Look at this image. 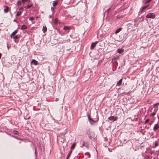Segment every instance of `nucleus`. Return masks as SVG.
<instances>
[{"instance_id":"nucleus-1","label":"nucleus","mask_w":159,"mask_h":159,"mask_svg":"<svg viewBox=\"0 0 159 159\" xmlns=\"http://www.w3.org/2000/svg\"><path fill=\"white\" fill-rule=\"evenodd\" d=\"M87 134H88L89 138L92 140H95V134L94 133L90 131L89 129H88L87 130Z\"/></svg>"},{"instance_id":"nucleus-2","label":"nucleus","mask_w":159,"mask_h":159,"mask_svg":"<svg viewBox=\"0 0 159 159\" xmlns=\"http://www.w3.org/2000/svg\"><path fill=\"white\" fill-rule=\"evenodd\" d=\"M155 17V15L154 13H150L148 14L146 16V17L147 18H151L152 19H154Z\"/></svg>"},{"instance_id":"nucleus-3","label":"nucleus","mask_w":159,"mask_h":159,"mask_svg":"<svg viewBox=\"0 0 159 159\" xmlns=\"http://www.w3.org/2000/svg\"><path fill=\"white\" fill-rule=\"evenodd\" d=\"M118 117L117 116H111L108 118V119L112 121H116L117 120Z\"/></svg>"},{"instance_id":"nucleus-4","label":"nucleus","mask_w":159,"mask_h":159,"mask_svg":"<svg viewBox=\"0 0 159 159\" xmlns=\"http://www.w3.org/2000/svg\"><path fill=\"white\" fill-rule=\"evenodd\" d=\"M98 43V42L96 41L94 43H92L91 46V49H93L96 46V44Z\"/></svg>"},{"instance_id":"nucleus-5","label":"nucleus","mask_w":159,"mask_h":159,"mask_svg":"<svg viewBox=\"0 0 159 159\" xmlns=\"http://www.w3.org/2000/svg\"><path fill=\"white\" fill-rule=\"evenodd\" d=\"M159 128V125L158 124H155L153 127V130L154 131H156Z\"/></svg>"},{"instance_id":"nucleus-6","label":"nucleus","mask_w":159,"mask_h":159,"mask_svg":"<svg viewBox=\"0 0 159 159\" xmlns=\"http://www.w3.org/2000/svg\"><path fill=\"white\" fill-rule=\"evenodd\" d=\"M18 30H15L11 35V37H12L14 36L15 34L17 33Z\"/></svg>"},{"instance_id":"nucleus-7","label":"nucleus","mask_w":159,"mask_h":159,"mask_svg":"<svg viewBox=\"0 0 159 159\" xmlns=\"http://www.w3.org/2000/svg\"><path fill=\"white\" fill-rule=\"evenodd\" d=\"M88 119L89 121H90V123L91 124H93V123H92V122H93L94 123L95 122L93 120V119L90 117V116L89 115L88 116Z\"/></svg>"},{"instance_id":"nucleus-8","label":"nucleus","mask_w":159,"mask_h":159,"mask_svg":"<svg viewBox=\"0 0 159 159\" xmlns=\"http://www.w3.org/2000/svg\"><path fill=\"white\" fill-rule=\"evenodd\" d=\"M122 79H120L119 81L117 82L116 86H120L122 84Z\"/></svg>"},{"instance_id":"nucleus-9","label":"nucleus","mask_w":159,"mask_h":159,"mask_svg":"<svg viewBox=\"0 0 159 159\" xmlns=\"http://www.w3.org/2000/svg\"><path fill=\"white\" fill-rule=\"evenodd\" d=\"M58 1L57 0H56L55 1L53 2L52 5L53 6L55 7L57 6L58 3Z\"/></svg>"},{"instance_id":"nucleus-10","label":"nucleus","mask_w":159,"mask_h":159,"mask_svg":"<svg viewBox=\"0 0 159 159\" xmlns=\"http://www.w3.org/2000/svg\"><path fill=\"white\" fill-rule=\"evenodd\" d=\"M124 51V49H123L122 48H121V49L119 48L117 50V52H118L119 53H121L123 52Z\"/></svg>"},{"instance_id":"nucleus-11","label":"nucleus","mask_w":159,"mask_h":159,"mask_svg":"<svg viewBox=\"0 0 159 159\" xmlns=\"http://www.w3.org/2000/svg\"><path fill=\"white\" fill-rule=\"evenodd\" d=\"M31 62L32 63L35 65H37L38 64L37 61L34 59L32 60Z\"/></svg>"},{"instance_id":"nucleus-12","label":"nucleus","mask_w":159,"mask_h":159,"mask_svg":"<svg viewBox=\"0 0 159 159\" xmlns=\"http://www.w3.org/2000/svg\"><path fill=\"white\" fill-rule=\"evenodd\" d=\"M72 27L70 26H65L63 28V30H67L69 29H71Z\"/></svg>"},{"instance_id":"nucleus-13","label":"nucleus","mask_w":159,"mask_h":159,"mask_svg":"<svg viewBox=\"0 0 159 159\" xmlns=\"http://www.w3.org/2000/svg\"><path fill=\"white\" fill-rule=\"evenodd\" d=\"M9 10V7L8 6H7L6 7V8L4 9V11L5 13H7L8 12Z\"/></svg>"},{"instance_id":"nucleus-14","label":"nucleus","mask_w":159,"mask_h":159,"mask_svg":"<svg viewBox=\"0 0 159 159\" xmlns=\"http://www.w3.org/2000/svg\"><path fill=\"white\" fill-rule=\"evenodd\" d=\"M27 27L26 25H23L20 27V29L21 30L27 29Z\"/></svg>"},{"instance_id":"nucleus-15","label":"nucleus","mask_w":159,"mask_h":159,"mask_svg":"<svg viewBox=\"0 0 159 159\" xmlns=\"http://www.w3.org/2000/svg\"><path fill=\"white\" fill-rule=\"evenodd\" d=\"M122 28H120L119 29H118L115 32V34H117L118 33H119L122 30Z\"/></svg>"},{"instance_id":"nucleus-16","label":"nucleus","mask_w":159,"mask_h":159,"mask_svg":"<svg viewBox=\"0 0 159 159\" xmlns=\"http://www.w3.org/2000/svg\"><path fill=\"white\" fill-rule=\"evenodd\" d=\"M27 2L28 3H30V0H22V2L24 4H25V2Z\"/></svg>"},{"instance_id":"nucleus-17","label":"nucleus","mask_w":159,"mask_h":159,"mask_svg":"<svg viewBox=\"0 0 159 159\" xmlns=\"http://www.w3.org/2000/svg\"><path fill=\"white\" fill-rule=\"evenodd\" d=\"M72 150H71L68 154L66 159H68L70 156L71 155L72 153Z\"/></svg>"},{"instance_id":"nucleus-18","label":"nucleus","mask_w":159,"mask_h":159,"mask_svg":"<svg viewBox=\"0 0 159 159\" xmlns=\"http://www.w3.org/2000/svg\"><path fill=\"white\" fill-rule=\"evenodd\" d=\"M47 29L46 26H43V33H45L47 30Z\"/></svg>"},{"instance_id":"nucleus-19","label":"nucleus","mask_w":159,"mask_h":159,"mask_svg":"<svg viewBox=\"0 0 159 159\" xmlns=\"http://www.w3.org/2000/svg\"><path fill=\"white\" fill-rule=\"evenodd\" d=\"M75 143H74L72 145L71 147V149H73L75 147Z\"/></svg>"},{"instance_id":"nucleus-20","label":"nucleus","mask_w":159,"mask_h":159,"mask_svg":"<svg viewBox=\"0 0 159 159\" xmlns=\"http://www.w3.org/2000/svg\"><path fill=\"white\" fill-rule=\"evenodd\" d=\"M32 6V4H30V5H28L26 7L27 8L29 9L30 8V7H31Z\"/></svg>"},{"instance_id":"nucleus-21","label":"nucleus","mask_w":159,"mask_h":159,"mask_svg":"<svg viewBox=\"0 0 159 159\" xmlns=\"http://www.w3.org/2000/svg\"><path fill=\"white\" fill-rule=\"evenodd\" d=\"M146 8V7H145V6H144L143 7L141 10V11L142 12H143V11Z\"/></svg>"},{"instance_id":"nucleus-22","label":"nucleus","mask_w":159,"mask_h":159,"mask_svg":"<svg viewBox=\"0 0 159 159\" xmlns=\"http://www.w3.org/2000/svg\"><path fill=\"white\" fill-rule=\"evenodd\" d=\"M146 8V7H145V6H144L143 7L141 10V11L142 12H143V11Z\"/></svg>"},{"instance_id":"nucleus-23","label":"nucleus","mask_w":159,"mask_h":159,"mask_svg":"<svg viewBox=\"0 0 159 159\" xmlns=\"http://www.w3.org/2000/svg\"><path fill=\"white\" fill-rule=\"evenodd\" d=\"M21 14V12L20 11H18L16 15V16H19Z\"/></svg>"},{"instance_id":"nucleus-24","label":"nucleus","mask_w":159,"mask_h":159,"mask_svg":"<svg viewBox=\"0 0 159 159\" xmlns=\"http://www.w3.org/2000/svg\"><path fill=\"white\" fill-rule=\"evenodd\" d=\"M34 19V18L33 17H31L30 18L29 20L32 21Z\"/></svg>"},{"instance_id":"nucleus-25","label":"nucleus","mask_w":159,"mask_h":159,"mask_svg":"<svg viewBox=\"0 0 159 159\" xmlns=\"http://www.w3.org/2000/svg\"><path fill=\"white\" fill-rule=\"evenodd\" d=\"M13 38L15 39H17L18 38V37L17 35H16L15 36H13Z\"/></svg>"},{"instance_id":"nucleus-26","label":"nucleus","mask_w":159,"mask_h":159,"mask_svg":"<svg viewBox=\"0 0 159 159\" xmlns=\"http://www.w3.org/2000/svg\"><path fill=\"white\" fill-rule=\"evenodd\" d=\"M149 121V119H147V120H146L145 122V124H146Z\"/></svg>"},{"instance_id":"nucleus-27","label":"nucleus","mask_w":159,"mask_h":159,"mask_svg":"<svg viewBox=\"0 0 159 159\" xmlns=\"http://www.w3.org/2000/svg\"><path fill=\"white\" fill-rule=\"evenodd\" d=\"M21 4V2L20 1H18L17 3V4L19 6H20Z\"/></svg>"},{"instance_id":"nucleus-28","label":"nucleus","mask_w":159,"mask_h":159,"mask_svg":"<svg viewBox=\"0 0 159 159\" xmlns=\"http://www.w3.org/2000/svg\"><path fill=\"white\" fill-rule=\"evenodd\" d=\"M152 0H148L145 3V4H147L150 2Z\"/></svg>"},{"instance_id":"nucleus-29","label":"nucleus","mask_w":159,"mask_h":159,"mask_svg":"<svg viewBox=\"0 0 159 159\" xmlns=\"http://www.w3.org/2000/svg\"><path fill=\"white\" fill-rule=\"evenodd\" d=\"M159 105V103H158V102L157 103L155 104L154 106H158Z\"/></svg>"},{"instance_id":"nucleus-30","label":"nucleus","mask_w":159,"mask_h":159,"mask_svg":"<svg viewBox=\"0 0 159 159\" xmlns=\"http://www.w3.org/2000/svg\"><path fill=\"white\" fill-rule=\"evenodd\" d=\"M158 143L157 142L155 144V146L157 147L158 146Z\"/></svg>"},{"instance_id":"nucleus-31","label":"nucleus","mask_w":159,"mask_h":159,"mask_svg":"<svg viewBox=\"0 0 159 159\" xmlns=\"http://www.w3.org/2000/svg\"><path fill=\"white\" fill-rule=\"evenodd\" d=\"M23 9V7H20L19 9V10H22Z\"/></svg>"},{"instance_id":"nucleus-32","label":"nucleus","mask_w":159,"mask_h":159,"mask_svg":"<svg viewBox=\"0 0 159 159\" xmlns=\"http://www.w3.org/2000/svg\"><path fill=\"white\" fill-rule=\"evenodd\" d=\"M59 100V99L58 98H56L55 99V101L56 102L58 101Z\"/></svg>"},{"instance_id":"nucleus-33","label":"nucleus","mask_w":159,"mask_h":159,"mask_svg":"<svg viewBox=\"0 0 159 159\" xmlns=\"http://www.w3.org/2000/svg\"><path fill=\"white\" fill-rule=\"evenodd\" d=\"M155 115V113L154 112H153L152 114V116H154Z\"/></svg>"},{"instance_id":"nucleus-34","label":"nucleus","mask_w":159,"mask_h":159,"mask_svg":"<svg viewBox=\"0 0 159 159\" xmlns=\"http://www.w3.org/2000/svg\"><path fill=\"white\" fill-rule=\"evenodd\" d=\"M153 123V122L152 121H151L150 123V125H152Z\"/></svg>"},{"instance_id":"nucleus-35","label":"nucleus","mask_w":159,"mask_h":159,"mask_svg":"<svg viewBox=\"0 0 159 159\" xmlns=\"http://www.w3.org/2000/svg\"><path fill=\"white\" fill-rule=\"evenodd\" d=\"M149 5H145V7H146L147 8L148 7H149Z\"/></svg>"},{"instance_id":"nucleus-36","label":"nucleus","mask_w":159,"mask_h":159,"mask_svg":"<svg viewBox=\"0 0 159 159\" xmlns=\"http://www.w3.org/2000/svg\"><path fill=\"white\" fill-rule=\"evenodd\" d=\"M1 56H2V54H1V53H0V59L1 58Z\"/></svg>"},{"instance_id":"nucleus-37","label":"nucleus","mask_w":159,"mask_h":159,"mask_svg":"<svg viewBox=\"0 0 159 159\" xmlns=\"http://www.w3.org/2000/svg\"><path fill=\"white\" fill-rule=\"evenodd\" d=\"M17 132H17V131H15V133L16 134H17Z\"/></svg>"},{"instance_id":"nucleus-38","label":"nucleus","mask_w":159,"mask_h":159,"mask_svg":"<svg viewBox=\"0 0 159 159\" xmlns=\"http://www.w3.org/2000/svg\"><path fill=\"white\" fill-rule=\"evenodd\" d=\"M153 152H154L153 151H152L151 152V154H152L153 153Z\"/></svg>"},{"instance_id":"nucleus-39","label":"nucleus","mask_w":159,"mask_h":159,"mask_svg":"<svg viewBox=\"0 0 159 159\" xmlns=\"http://www.w3.org/2000/svg\"><path fill=\"white\" fill-rule=\"evenodd\" d=\"M110 9H110V8H109V9H108L107 10V11H109L110 10Z\"/></svg>"},{"instance_id":"nucleus-40","label":"nucleus","mask_w":159,"mask_h":159,"mask_svg":"<svg viewBox=\"0 0 159 159\" xmlns=\"http://www.w3.org/2000/svg\"><path fill=\"white\" fill-rule=\"evenodd\" d=\"M55 23H57V20H56L55 21Z\"/></svg>"},{"instance_id":"nucleus-41","label":"nucleus","mask_w":159,"mask_h":159,"mask_svg":"<svg viewBox=\"0 0 159 159\" xmlns=\"http://www.w3.org/2000/svg\"><path fill=\"white\" fill-rule=\"evenodd\" d=\"M52 10H53H53H54V9H53V8H52Z\"/></svg>"},{"instance_id":"nucleus-42","label":"nucleus","mask_w":159,"mask_h":159,"mask_svg":"<svg viewBox=\"0 0 159 159\" xmlns=\"http://www.w3.org/2000/svg\"><path fill=\"white\" fill-rule=\"evenodd\" d=\"M52 10H53H53H54V9H53V8H52Z\"/></svg>"},{"instance_id":"nucleus-43","label":"nucleus","mask_w":159,"mask_h":159,"mask_svg":"<svg viewBox=\"0 0 159 159\" xmlns=\"http://www.w3.org/2000/svg\"><path fill=\"white\" fill-rule=\"evenodd\" d=\"M116 59V58H114V60H115Z\"/></svg>"}]
</instances>
